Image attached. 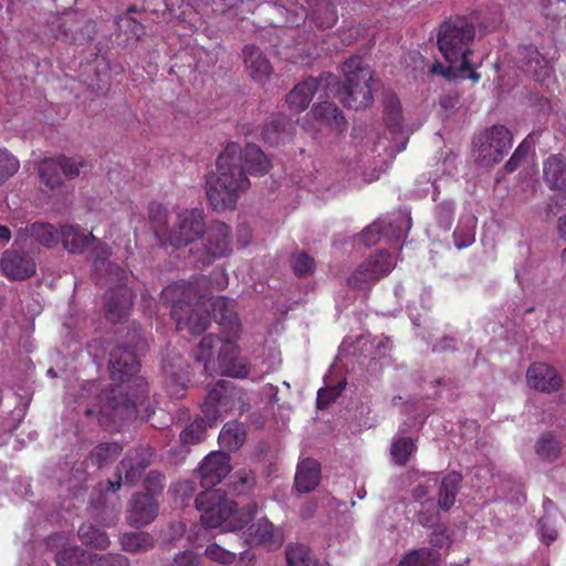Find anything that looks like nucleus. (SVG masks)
Returning a JSON list of instances; mask_svg holds the SVG:
<instances>
[{"instance_id":"f257e3e1","label":"nucleus","mask_w":566,"mask_h":566,"mask_svg":"<svg viewBox=\"0 0 566 566\" xmlns=\"http://www.w3.org/2000/svg\"><path fill=\"white\" fill-rule=\"evenodd\" d=\"M247 170L253 175L265 174L270 160L259 146L250 144L243 150L235 144H229L217 159L216 172L207 178V197L216 210L234 207L239 197L250 187Z\"/></svg>"},{"instance_id":"f03ea898","label":"nucleus","mask_w":566,"mask_h":566,"mask_svg":"<svg viewBox=\"0 0 566 566\" xmlns=\"http://www.w3.org/2000/svg\"><path fill=\"white\" fill-rule=\"evenodd\" d=\"M139 364L136 355L127 347H118L111 354L109 374L115 384L112 396L102 408L105 416L114 420L135 418L137 406L147 395V384L144 378L136 376Z\"/></svg>"},{"instance_id":"7ed1b4c3","label":"nucleus","mask_w":566,"mask_h":566,"mask_svg":"<svg viewBox=\"0 0 566 566\" xmlns=\"http://www.w3.org/2000/svg\"><path fill=\"white\" fill-rule=\"evenodd\" d=\"M474 38L475 27L469 19L455 17L443 22L439 31L438 46L448 66L434 62L430 67V73L446 78L463 76V71L470 69L468 57L471 54L470 45Z\"/></svg>"},{"instance_id":"20e7f679","label":"nucleus","mask_w":566,"mask_h":566,"mask_svg":"<svg viewBox=\"0 0 566 566\" xmlns=\"http://www.w3.org/2000/svg\"><path fill=\"white\" fill-rule=\"evenodd\" d=\"M243 394L231 381L220 380L208 392L201 406V416L180 432L182 444H197L203 440L207 427L216 426L227 415L241 413Z\"/></svg>"},{"instance_id":"39448f33","label":"nucleus","mask_w":566,"mask_h":566,"mask_svg":"<svg viewBox=\"0 0 566 566\" xmlns=\"http://www.w3.org/2000/svg\"><path fill=\"white\" fill-rule=\"evenodd\" d=\"M206 284L207 280L200 277L195 282H175L163 290V297L171 303V315L179 331L199 335L208 328L210 316L202 297L200 296L195 304H191V301L197 297V286Z\"/></svg>"},{"instance_id":"423d86ee","label":"nucleus","mask_w":566,"mask_h":566,"mask_svg":"<svg viewBox=\"0 0 566 566\" xmlns=\"http://www.w3.org/2000/svg\"><path fill=\"white\" fill-rule=\"evenodd\" d=\"M196 506L201 513V522L206 527H223L224 531L243 530L251 523L256 505L249 503L241 509L238 504L228 499L220 490H206L196 499Z\"/></svg>"},{"instance_id":"0eeeda50","label":"nucleus","mask_w":566,"mask_h":566,"mask_svg":"<svg viewBox=\"0 0 566 566\" xmlns=\"http://www.w3.org/2000/svg\"><path fill=\"white\" fill-rule=\"evenodd\" d=\"M213 316L227 333L226 342L219 352V366L222 375L244 378L249 375V367L243 358L237 356V346L233 342L240 333V322L235 312V304L224 296L210 300Z\"/></svg>"},{"instance_id":"6e6552de","label":"nucleus","mask_w":566,"mask_h":566,"mask_svg":"<svg viewBox=\"0 0 566 566\" xmlns=\"http://www.w3.org/2000/svg\"><path fill=\"white\" fill-rule=\"evenodd\" d=\"M344 83L338 88L340 102L353 109H363L373 103V71L357 56L348 59L342 67Z\"/></svg>"},{"instance_id":"1a4fd4ad","label":"nucleus","mask_w":566,"mask_h":566,"mask_svg":"<svg viewBox=\"0 0 566 566\" xmlns=\"http://www.w3.org/2000/svg\"><path fill=\"white\" fill-rule=\"evenodd\" d=\"M311 8L310 15L305 10L296 3H291L290 7L285 4H277L273 10L285 18L286 27H298L310 17V22L314 23L318 29H329L337 21L336 0H306Z\"/></svg>"},{"instance_id":"9d476101","label":"nucleus","mask_w":566,"mask_h":566,"mask_svg":"<svg viewBox=\"0 0 566 566\" xmlns=\"http://www.w3.org/2000/svg\"><path fill=\"white\" fill-rule=\"evenodd\" d=\"M90 167L87 160L76 157H46L38 163L36 170L41 185L50 190L64 186L65 179L77 178Z\"/></svg>"},{"instance_id":"9b49d317","label":"nucleus","mask_w":566,"mask_h":566,"mask_svg":"<svg viewBox=\"0 0 566 566\" xmlns=\"http://www.w3.org/2000/svg\"><path fill=\"white\" fill-rule=\"evenodd\" d=\"M511 132L503 125H494L474 137L476 161L484 167L500 163L512 147Z\"/></svg>"},{"instance_id":"f8f14e48","label":"nucleus","mask_w":566,"mask_h":566,"mask_svg":"<svg viewBox=\"0 0 566 566\" xmlns=\"http://www.w3.org/2000/svg\"><path fill=\"white\" fill-rule=\"evenodd\" d=\"M337 77L332 73L322 74L319 77H310L298 83L287 95L286 103L291 109L302 112L307 108L313 97H328L337 85Z\"/></svg>"},{"instance_id":"ddd939ff","label":"nucleus","mask_w":566,"mask_h":566,"mask_svg":"<svg viewBox=\"0 0 566 566\" xmlns=\"http://www.w3.org/2000/svg\"><path fill=\"white\" fill-rule=\"evenodd\" d=\"M205 230L202 210L186 209L179 212L177 223L169 232L168 240L176 248L185 247L197 240Z\"/></svg>"},{"instance_id":"4468645a","label":"nucleus","mask_w":566,"mask_h":566,"mask_svg":"<svg viewBox=\"0 0 566 566\" xmlns=\"http://www.w3.org/2000/svg\"><path fill=\"white\" fill-rule=\"evenodd\" d=\"M22 235H18L13 245L6 250L0 258V271L9 280H25L36 270L34 259L18 248Z\"/></svg>"},{"instance_id":"2eb2a0df","label":"nucleus","mask_w":566,"mask_h":566,"mask_svg":"<svg viewBox=\"0 0 566 566\" xmlns=\"http://www.w3.org/2000/svg\"><path fill=\"white\" fill-rule=\"evenodd\" d=\"M395 268L392 258L387 252L380 251L367 259L349 279L355 286L376 281L387 275Z\"/></svg>"},{"instance_id":"dca6fc26","label":"nucleus","mask_w":566,"mask_h":566,"mask_svg":"<svg viewBox=\"0 0 566 566\" xmlns=\"http://www.w3.org/2000/svg\"><path fill=\"white\" fill-rule=\"evenodd\" d=\"M153 452L148 448H138L132 451L118 467V480L108 482L112 491H116L122 484V474H125V482L133 484L136 482L144 470L150 464Z\"/></svg>"},{"instance_id":"f3484780","label":"nucleus","mask_w":566,"mask_h":566,"mask_svg":"<svg viewBox=\"0 0 566 566\" xmlns=\"http://www.w3.org/2000/svg\"><path fill=\"white\" fill-rule=\"evenodd\" d=\"M243 532L244 541L251 546H264L268 549H276L283 544V536L268 518H259L254 523H248Z\"/></svg>"},{"instance_id":"a211bd4d","label":"nucleus","mask_w":566,"mask_h":566,"mask_svg":"<svg viewBox=\"0 0 566 566\" xmlns=\"http://www.w3.org/2000/svg\"><path fill=\"white\" fill-rule=\"evenodd\" d=\"M230 458L224 452H211L199 468L200 484L207 490L220 483L230 472Z\"/></svg>"},{"instance_id":"6ab92c4d","label":"nucleus","mask_w":566,"mask_h":566,"mask_svg":"<svg viewBox=\"0 0 566 566\" xmlns=\"http://www.w3.org/2000/svg\"><path fill=\"white\" fill-rule=\"evenodd\" d=\"M409 228V220L403 216H399L392 221L381 219L367 227L360 233V240L366 245H374L378 242L381 233L390 240H399Z\"/></svg>"},{"instance_id":"aec40b11","label":"nucleus","mask_w":566,"mask_h":566,"mask_svg":"<svg viewBox=\"0 0 566 566\" xmlns=\"http://www.w3.org/2000/svg\"><path fill=\"white\" fill-rule=\"evenodd\" d=\"M48 546L55 554L59 566H82L86 565L88 553L72 544L70 538L63 534H55L48 539Z\"/></svg>"},{"instance_id":"412c9836","label":"nucleus","mask_w":566,"mask_h":566,"mask_svg":"<svg viewBox=\"0 0 566 566\" xmlns=\"http://www.w3.org/2000/svg\"><path fill=\"white\" fill-rule=\"evenodd\" d=\"M527 385L542 392L557 391L563 379L557 370L545 363L532 364L526 373Z\"/></svg>"},{"instance_id":"4be33fe9","label":"nucleus","mask_w":566,"mask_h":566,"mask_svg":"<svg viewBox=\"0 0 566 566\" xmlns=\"http://www.w3.org/2000/svg\"><path fill=\"white\" fill-rule=\"evenodd\" d=\"M516 54L518 67L524 72L531 73L539 82H544L551 77L553 69L549 63L542 57L535 46H521L517 49Z\"/></svg>"},{"instance_id":"5701e85b","label":"nucleus","mask_w":566,"mask_h":566,"mask_svg":"<svg viewBox=\"0 0 566 566\" xmlns=\"http://www.w3.org/2000/svg\"><path fill=\"white\" fill-rule=\"evenodd\" d=\"M158 515V503L151 494L135 495L130 502L126 520L132 526H144Z\"/></svg>"},{"instance_id":"b1692460","label":"nucleus","mask_w":566,"mask_h":566,"mask_svg":"<svg viewBox=\"0 0 566 566\" xmlns=\"http://www.w3.org/2000/svg\"><path fill=\"white\" fill-rule=\"evenodd\" d=\"M134 298L132 289L120 285L106 294V315L109 321L117 323L128 314Z\"/></svg>"},{"instance_id":"393cba45","label":"nucleus","mask_w":566,"mask_h":566,"mask_svg":"<svg viewBox=\"0 0 566 566\" xmlns=\"http://www.w3.org/2000/svg\"><path fill=\"white\" fill-rule=\"evenodd\" d=\"M207 252L212 258L227 256L232 251L229 227L220 221L213 222L208 230Z\"/></svg>"},{"instance_id":"a878e982","label":"nucleus","mask_w":566,"mask_h":566,"mask_svg":"<svg viewBox=\"0 0 566 566\" xmlns=\"http://www.w3.org/2000/svg\"><path fill=\"white\" fill-rule=\"evenodd\" d=\"M224 342L226 338L221 339L220 337L212 334L205 336L200 340L195 354V358L197 361L203 364L205 371L211 374L216 370L222 374L220 370L218 357L220 348Z\"/></svg>"},{"instance_id":"bb28decb","label":"nucleus","mask_w":566,"mask_h":566,"mask_svg":"<svg viewBox=\"0 0 566 566\" xmlns=\"http://www.w3.org/2000/svg\"><path fill=\"white\" fill-rule=\"evenodd\" d=\"M243 61L250 76L260 83L268 81L272 74V65L261 50L248 45L243 50Z\"/></svg>"},{"instance_id":"cd10ccee","label":"nucleus","mask_w":566,"mask_h":566,"mask_svg":"<svg viewBox=\"0 0 566 566\" xmlns=\"http://www.w3.org/2000/svg\"><path fill=\"white\" fill-rule=\"evenodd\" d=\"M343 174L334 170L318 172L314 179V191L324 200L331 199L345 190Z\"/></svg>"},{"instance_id":"c85d7f7f","label":"nucleus","mask_w":566,"mask_h":566,"mask_svg":"<svg viewBox=\"0 0 566 566\" xmlns=\"http://www.w3.org/2000/svg\"><path fill=\"white\" fill-rule=\"evenodd\" d=\"M321 481V467L314 459H304L297 465L295 473V488L298 492H312Z\"/></svg>"},{"instance_id":"c756f323","label":"nucleus","mask_w":566,"mask_h":566,"mask_svg":"<svg viewBox=\"0 0 566 566\" xmlns=\"http://www.w3.org/2000/svg\"><path fill=\"white\" fill-rule=\"evenodd\" d=\"M60 237L63 247L71 253L84 252L95 240L92 233H85L80 227L72 224L61 227Z\"/></svg>"},{"instance_id":"7c9ffc66","label":"nucleus","mask_w":566,"mask_h":566,"mask_svg":"<svg viewBox=\"0 0 566 566\" xmlns=\"http://www.w3.org/2000/svg\"><path fill=\"white\" fill-rule=\"evenodd\" d=\"M18 235H22V241L31 238L46 248L56 245L60 240V232L51 223L45 222L28 224Z\"/></svg>"},{"instance_id":"2f4dec72","label":"nucleus","mask_w":566,"mask_h":566,"mask_svg":"<svg viewBox=\"0 0 566 566\" xmlns=\"http://www.w3.org/2000/svg\"><path fill=\"white\" fill-rule=\"evenodd\" d=\"M292 123L283 115L271 118L262 129L263 139L270 145H279L291 135Z\"/></svg>"},{"instance_id":"473e14b6","label":"nucleus","mask_w":566,"mask_h":566,"mask_svg":"<svg viewBox=\"0 0 566 566\" xmlns=\"http://www.w3.org/2000/svg\"><path fill=\"white\" fill-rule=\"evenodd\" d=\"M544 180L551 188L566 189V159L551 156L544 164Z\"/></svg>"},{"instance_id":"72a5a7b5","label":"nucleus","mask_w":566,"mask_h":566,"mask_svg":"<svg viewBox=\"0 0 566 566\" xmlns=\"http://www.w3.org/2000/svg\"><path fill=\"white\" fill-rule=\"evenodd\" d=\"M122 549L132 554L145 553L154 548L155 541L147 532L124 533L119 537Z\"/></svg>"},{"instance_id":"f704fd0d","label":"nucleus","mask_w":566,"mask_h":566,"mask_svg":"<svg viewBox=\"0 0 566 566\" xmlns=\"http://www.w3.org/2000/svg\"><path fill=\"white\" fill-rule=\"evenodd\" d=\"M312 114L316 119L324 122L335 130L342 132L346 127V120L342 112L333 103L323 102L315 105Z\"/></svg>"},{"instance_id":"c9c22d12","label":"nucleus","mask_w":566,"mask_h":566,"mask_svg":"<svg viewBox=\"0 0 566 566\" xmlns=\"http://www.w3.org/2000/svg\"><path fill=\"white\" fill-rule=\"evenodd\" d=\"M462 481L458 472H451L446 475L439 489L438 503L442 510H449L455 502V497Z\"/></svg>"},{"instance_id":"e433bc0d","label":"nucleus","mask_w":566,"mask_h":566,"mask_svg":"<svg viewBox=\"0 0 566 566\" xmlns=\"http://www.w3.org/2000/svg\"><path fill=\"white\" fill-rule=\"evenodd\" d=\"M244 440L245 430L237 421L227 422L219 434V443L229 451L239 449Z\"/></svg>"},{"instance_id":"4c0bfd02","label":"nucleus","mask_w":566,"mask_h":566,"mask_svg":"<svg viewBox=\"0 0 566 566\" xmlns=\"http://www.w3.org/2000/svg\"><path fill=\"white\" fill-rule=\"evenodd\" d=\"M476 218L467 216L461 218L453 232L454 244L458 249L470 247L475 240Z\"/></svg>"},{"instance_id":"58836bf2","label":"nucleus","mask_w":566,"mask_h":566,"mask_svg":"<svg viewBox=\"0 0 566 566\" xmlns=\"http://www.w3.org/2000/svg\"><path fill=\"white\" fill-rule=\"evenodd\" d=\"M78 537L83 544L98 549L107 548L111 543L107 534L92 524H82L78 528Z\"/></svg>"},{"instance_id":"ea45409f","label":"nucleus","mask_w":566,"mask_h":566,"mask_svg":"<svg viewBox=\"0 0 566 566\" xmlns=\"http://www.w3.org/2000/svg\"><path fill=\"white\" fill-rule=\"evenodd\" d=\"M289 566H317L310 548L302 544H290L285 551Z\"/></svg>"},{"instance_id":"a19ab883","label":"nucleus","mask_w":566,"mask_h":566,"mask_svg":"<svg viewBox=\"0 0 566 566\" xmlns=\"http://www.w3.org/2000/svg\"><path fill=\"white\" fill-rule=\"evenodd\" d=\"M559 440L551 432L543 433L536 443V453L543 461L553 462L560 454Z\"/></svg>"},{"instance_id":"79ce46f5","label":"nucleus","mask_w":566,"mask_h":566,"mask_svg":"<svg viewBox=\"0 0 566 566\" xmlns=\"http://www.w3.org/2000/svg\"><path fill=\"white\" fill-rule=\"evenodd\" d=\"M439 558L438 551L421 548L407 555L398 566H437Z\"/></svg>"},{"instance_id":"37998d69","label":"nucleus","mask_w":566,"mask_h":566,"mask_svg":"<svg viewBox=\"0 0 566 566\" xmlns=\"http://www.w3.org/2000/svg\"><path fill=\"white\" fill-rule=\"evenodd\" d=\"M415 449V443L410 438H400L392 443L390 453L398 465H405Z\"/></svg>"},{"instance_id":"c03bdc74","label":"nucleus","mask_w":566,"mask_h":566,"mask_svg":"<svg viewBox=\"0 0 566 566\" xmlns=\"http://www.w3.org/2000/svg\"><path fill=\"white\" fill-rule=\"evenodd\" d=\"M86 565L82 566H129V560L123 555H104L88 553Z\"/></svg>"},{"instance_id":"a18cd8bd","label":"nucleus","mask_w":566,"mask_h":566,"mask_svg":"<svg viewBox=\"0 0 566 566\" xmlns=\"http://www.w3.org/2000/svg\"><path fill=\"white\" fill-rule=\"evenodd\" d=\"M205 555L212 562L223 565L232 564L237 558L235 553L223 548L217 543L209 544L205 551Z\"/></svg>"},{"instance_id":"49530a36","label":"nucleus","mask_w":566,"mask_h":566,"mask_svg":"<svg viewBox=\"0 0 566 566\" xmlns=\"http://www.w3.org/2000/svg\"><path fill=\"white\" fill-rule=\"evenodd\" d=\"M20 167V163L12 154L6 149H0V185L13 176Z\"/></svg>"},{"instance_id":"de8ad7c7","label":"nucleus","mask_w":566,"mask_h":566,"mask_svg":"<svg viewBox=\"0 0 566 566\" xmlns=\"http://www.w3.org/2000/svg\"><path fill=\"white\" fill-rule=\"evenodd\" d=\"M120 451L122 448L118 443H103L95 448L92 457L96 464L101 467L102 464L115 459Z\"/></svg>"},{"instance_id":"09e8293b","label":"nucleus","mask_w":566,"mask_h":566,"mask_svg":"<svg viewBox=\"0 0 566 566\" xmlns=\"http://www.w3.org/2000/svg\"><path fill=\"white\" fill-rule=\"evenodd\" d=\"M314 260L305 252H295L291 258V266L298 276L310 274L314 269Z\"/></svg>"},{"instance_id":"8fccbe9b","label":"nucleus","mask_w":566,"mask_h":566,"mask_svg":"<svg viewBox=\"0 0 566 566\" xmlns=\"http://www.w3.org/2000/svg\"><path fill=\"white\" fill-rule=\"evenodd\" d=\"M541 6L545 14L554 20L566 15V0H541Z\"/></svg>"},{"instance_id":"3c124183","label":"nucleus","mask_w":566,"mask_h":566,"mask_svg":"<svg viewBox=\"0 0 566 566\" xmlns=\"http://www.w3.org/2000/svg\"><path fill=\"white\" fill-rule=\"evenodd\" d=\"M344 385H339L337 387H327L322 388L317 392V407L319 409L326 408L331 402L336 400V398L340 395Z\"/></svg>"},{"instance_id":"603ef678","label":"nucleus","mask_w":566,"mask_h":566,"mask_svg":"<svg viewBox=\"0 0 566 566\" xmlns=\"http://www.w3.org/2000/svg\"><path fill=\"white\" fill-rule=\"evenodd\" d=\"M242 0H206V4L210 7L214 13H227L235 9Z\"/></svg>"},{"instance_id":"864d4df0","label":"nucleus","mask_w":566,"mask_h":566,"mask_svg":"<svg viewBox=\"0 0 566 566\" xmlns=\"http://www.w3.org/2000/svg\"><path fill=\"white\" fill-rule=\"evenodd\" d=\"M539 526V533L542 536V539L545 541L547 544L555 541L557 537V532L555 527L552 525L549 518L547 516H544L538 522Z\"/></svg>"},{"instance_id":"5fc2aeb1","label":"nucleus","mask_w":566,"mask_h":566,"mask_svg":"<svg viewBox=\"0 0 566 566\" xmlns=\"http://www.w3.org/2000/svg\"><path fill=\"white\" fill-rule=\"evenodd\" d=\"M176 566H202L201 558L191 551H185L175 557Z\"/></svg>"},{"instance_id":"6e6d98bb","label":"nucleus","mask_w":566,"mask_h":566,"mask_svg":"<svg viewBox=\"0 0 566 566\" xmlns=\"http://www.w3.org/2000/svg\"><path fill=\"white\" fill-rule=\"evenodd\" d=\"M150 218L155 227V232L158 235L164 233L167 223L166 210L163 207L158 206L151 211Z\"/></svg>"},{"instance_id":"4d7b16f0","label":"nucleus","mask_w":566,"mask_h":566,"mask_svg":"<svg viewBox=\"0 0 566 566\" xmlns=\"http://www.w3.org/2000/svg\"><path fill=\"white\" fill-rule=\"evenodd\" d=\"M528 153V146L526 143H522L513 153L512 157L509 159V161L505 164V169L507 172H513L521 159Z\"/></svg>"},{"instance_id":"13d9d810","label":"nucleus","mask_w":566,"mask_h":566,"mask_svg":"<svg viewBox=\"0 0 566 566\" xmlns=\"http://www.w3.org/2000/svg\"><path fill=\"white\" fill-rule=\"evenodd\" d=\"M238 482L235 484V490L239 492H245L250 490L254 484V474L250 471L239 472L237 475Z\"/></svg>"},{"instance_id":"bf43d9fd","label":"nucleus","mask_w":566,"mask_h":566,"mask_svg":"<svg viewBox=\"0 0 566 566\" xmlns=\"http://www.w3.org/2000/svg\"><path fill=\"white\" fill-rule=\"evenodd\" d=\"M386 112L392 122L394 125H399L400 123V107L399 102L396 98H391L388 101L386 105Z\"/></svg>"},{"instance_id":"052dcab7","label":"nucleus","mask_w":566,"mask_h":566,"mask_svg":"<svg viewBox=\"0 0 566 566\" xmlns=\"http://www.w3.org/2000/svg\"><path fill=\"white\" fill-rule=\"evenodd\" d=\"M237 566H255V555L250 551L240 554Z\"/></svg>"},{"instance_id":"680f3d73","label":"nucleus","mask_w":566,"mask_h":566,"mask_svg":"<svg viewBox=\"0 0 566 566\" xmlns=\"http://www.w3.org/2000/svg\"><path fill=\"white\" fill-rule=\"evenodd\" d=\"M11 240V231L7 226L0 224V249L9 243Z\"/></svg>"},{"instance_id":"e2e57ef3","label":"nucleus","mask_w":566,"mask_h":566,"mask_svg":"<svg viewBox=\"0 0 566 566\" xmlns=\"http://www.w3.org/2000/svg\"><path fill=\"white\" fill-rule=\"evenodd\" d=\"M558 230L560 235L566 239V214L559 218ZM563 258L566 259V249L563 252Z\"/></svg>"},{"instance_id":"0e129e2a","label":"nucleus","mask_w":566,"mask_h":566,"mask_svg":"<svg viewBox=\"0 0 566 566\" xmlns=\"http://www.w3.org/2000/svg\"><path fill=\"white\" fill-rule=\"evenodd\" d=\"M462 77L463 78L464 77H469L472 81L478 82L480 80V74H478L476 72L472 71V66L470 65V69H467L465 71H463V76Z\"/></svg>"},{"instance_id":"69168bd1","label":"nucleus","mask_w":566,"mask_h":566,"mask_svg":"<svg viewBox=\"0 0 566 566\" xmlns=\"http://www.w3.org/2000/svg\"><path fill=\"white\" fill-rule=\"evenodd\" d=\"M451 214H452L451 208H443L442 218H443V223H444L446 228H448L450 226Z\"/></svg>"},{"instance_id":"338daca9","label":"nucleus","mask_w":566,"mask_h":566,"mask_svg":"<svg viewBox=\"0 0 566 566\" xmlns=\"http://www.w3.org/2000/svg\"><path fill=\"white\" fill-rule=\"evenodd\" d=\"M419 524L423 525V526H428L431 524V520L430 517H428L426 514L423 513H419L418 514V517H417Z\"/></svg>"},{"instance_id":"774afa93","label":"nucleus","mask_w":566,"mask_h":566,"mask_svg":"<svg viewBox=\"0 0 566 566\" xmlns=\"http://www.w3.org/2000/svg\"><path fill=\"white\" fill-rule=\"evenodd\" d=\"M553 202H554L555 205H564V203H566V193H564V195H559V196L555 197V199L553 200Z\"/></svg>"}]
</instances>
